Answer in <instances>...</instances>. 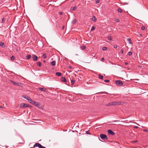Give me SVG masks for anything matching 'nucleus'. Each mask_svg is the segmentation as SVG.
Segmentation results:
<instances>
[{"mask_svg":"<svg viewBox=\"0 0 148 148\" xmlns=\"http://www.w3.org/2000/svg\"><path fill=\"white\" fill-rule=\"evenodd\" d=\"M127 41L130 44H131L132 43V42L131 41V39L130 38H127Z\"/></svg>","mask_w":148,"mask_h":148,"instance_id":"19","label":"nucleus"},{"mask_svg":"<svg viewBox=\"0 0 148 148\" xmlns=\"http://www.w3.org/2000/svg\"><path fill=\"white\" fill-rule=\"evenodd\" d=\"M116 85L118 86H122L123 85L122 82L121 80H117L115 81Z\"/></svg>","mask_w":148,"mask_h":148,"instance_id":"4","label":"nucleus"},{"mask_svg":"<svg viewBox=\"0 0 148 148\" xmlns=\"http://www.w3.org/2000/svg\"><path fill=\"white\" fill-rule=\"evenodd\" d=\"M108 133L109 135H115V133L113 132L111 130H109L108 131Z\"/></svg>","mask_w":148,"mask_h":148,"instance_id":"6","label":"nucleus"},{"mask_svg":"<svg viewBox=\"0 0 148 148\" xmlns=\"http://www.w3.org/2000/svg\"><path fill=\"white\" fill-rule=\"evenodd\" d=\"M117 47V46L116 45H115L114 46V48H116Z\"/></svg>","mask_w":148,"mask_h":148,"instance_id":"42","label":"nucleus"},{"mask_svg":"<svg viewBox=\"0 0 148 148\" xmlns=\"http://www.w3.org/2000/svg\"><path fill=\"white\" fill-rule=\"evenodd\" d=\"M29 102L33 105H34V104H35V101L32 100L31 98L29 99Z\"/></svg>","mask_w":148,"mask_h":148,"instance_id":"11","label":"nucleus"},{"mask_svg":"<svg viewBox=\"0 0 148 148\" xmlns=\"http://www.w3.org/2000/svg\"><path fill=\"white\" fill-rule=\"evenodd\" d=\"M107 49V47H103L102 48V50L103 51H105Z\"/></svg>","mask_w":148,"mask_h":148,"instance_id":"32","label":"nucleus"},{"mask_svg":"<svg viewBox=\"0 0 148 148\" xmlns=\"http://www.w3.org/2000/svg\"><path fill=\"white\" fill-rule=\"evenodd\" d=\"M56 75L57 76H60L62 75V74L60 72H57L56 73Z\"/></svg>","mask_w":148,"mask_h":148,"instance_id":"16","label":"nucleus"},{"mask_svg":"<svg viewBox=\"0 0 148 148\" xmlns=\"http://www.w3.org/2000/svg\"><path fill=\"white\" fill-rule=\"evenodd\" d=\"M92 20L93 21L95 22L96 21V17L94 16H92Z\"/></svg>","mask_w":148,"mask_h":148,"instance_id":"17","label":"nucleus"},{"mask_svg":"<svg viewBox=\"0 0 148 148\" xmlns=\"http://www.w3.org/2000/svg\"><path fill=\"white\" fill-rule=\"evenodd\" d=\"M95 27L94 26H92L91 28L90 31H92L93 30H94L95 29Z\"/></svg>","mask_w":148,"mask_h":148,"instance_id":"33","label":"nucleus"},{"mask_svg":"<svg viewBox=\"0 0 148 148\" xmlns=\"http://www.w3.org/2000/svg\"><path fill=\"white\" fill-rule=\"evenodd\" d=\"M5 20H6L5 18H3L2 19V21H1V23H0V24H1L2 23H4V22L5 21Z\"/></svg>","mask_w":148,"mask_h":148,"instance_id":"25","label":"nucleus"},{"mask_svg":"<svg viewBox=\"0 0 148 148\" xmlns=\"http://www.w3.org/2000/svg\"><path fill=\"white\" fill-rule=\"evenodd\" d=\"M1 106H0V108H1Z\"/></svg>","mask_w":148,"mask_h":148,"instance_id":"53","label":"nucleus"},{"mask_svg":"<svg viewBox=\"0 0 148 148\" xmlns=\"http://www.w3.org/2000/svg\"><path fill=\"white\" fill-rule=\"evenodd\" d=\"M39 89L40 90H41L45 92H46V89H44V88H43L39 87Z\"/></svg>","mask_w":148,"mask_h":148,"instance_id":"14","label":"nucleus"},{"mask_svg":"<svg viewBox=\"0 0 148 148\" xmlns=\"http://www.w3.org/2000/svg\"><path fill=\"white\" fill-rule=\"evenodd\" d=\"M37 65L38 66H41V63L40 62H38Z\"/></svg>","mask_w":148,"mask_h":148,"instance_id":"29","label":"nucleus"},{"mask_svg":"<svg viewBox=\"0 0 148 148\" xmlns=\"http://www.w3.org/2000/svg\"><path fill=\"white\" fill-rule=\"evenodd\" d=\"M100 0H96L95 2L96 3H98L99 2Z\"/></svg>","mask_w":148,"mask_h":148,"instance_id":"35","label":"nucleus"},{"mask_svg":"<svg viewBox=\"0 0 148 148\" xmlns=\"http://www.w3.org/2000/svg\"><path fill=\"white\" fill-rule=\"evenodd\" d=\"M100 137L103 140H107L108 138L107 136L104 134H101L100 135Z\"/></svg>","mask_w":148,"mask_h":148,"instance_id":"5","label":"nucleus"},{"mask_svg":"<svg viewBox=\"0 0 148 148\" xmlns=\"http://www.w3.org/2000/svg\"><path fill=\"white\" fill-rule=\"evenodd\" d=\"M43 62H44V63H45V62H46V61H45L44 60V61H43Z\"/></svg>","mask_w":148,"mask_h":148,"instance_id":"51","label":"nucleus"},{"mask_svg":"<svg viewBox=\"0 0 148 148\" xmlns=\"http://www.w3.org/2000/svg\"><path fill=\"white\" fill-rule=\"evenodd\" d=\"M99 78L100 79H103V76L102 75H99Z\"/></svg>","mask_w":148,"mask_h":148,"instance_id":"27","label":"nucleus"},{"mask_svg":"<svg viewBox=\"0 0 148 148\" xmlns=\"http://www.w3.org/2000/svg\"><path fill=\"white\" fill-rule=\"evenodd\" d=\"M64 26H63L62 27V29H64Z\"/></svg>","mask_w":148,"mask_h":148,"instance_id":"45","label":"nucleus"},{"mask_svg":"<svg viewBox=\"0 0 148 148\" xmlns=\"http://www.w3.org/2000/svg\"><path fill=\"white\" fill-rule=\"evenodd\" d=\"M101 60L102 61H103L104 60V59L103 58H101Z\"/></svg>","mask_w":148,"mask_h":148,"instance_id":"43","label":"nucleus"},{"mask_svg":"<svg viewBox=\"0 0 148 148\" xmlns=\"http://www.w3.org/2000/svg\"><path fill=\"white\" fill-rule=\"evenodd\" d=\"M86 47L84 46H82L80 47L81 49L82 50H84L86 48Z\"/></svg>","mask_w":148,"mask_h":148,"instance_id":"26","label":"nucleus"},{"mask_svg":"<svg viewBox=\"0 0 148 148\" xmlns=\"http://www.w3.org/2000/svg\"><path fill=\"white\" fill-rule=\"evenodd\" d=\"M35 104H34V105L37 106L38 108H40L41 106V104L40 103L37 102L35 101Z\"/></svg>","mask_w":148,"mask_h":148,"instance_id":"10","label":"nucleus"},{"mask_svg":"<svg viewBox=\"0 0 148 148\" xmlns=\"http://www.w3.org/2000/svg\"><path fill=\"white\" fill-rule=\"evenodd\" d=\"M107 38L110 41H112L113 40L111 36V35L110 34H109Z\"/></svg>","mask_w":148,"mask_h":148,"instance_id":"12","label":"nucleus"},{"mask_svg":"<svg viewBox=\"0 0 148 148\" xmlns=\"http://www.w3.org/2000/svg\"><path fill=\"white\" fill-rule=\"evenodd\" d=\"M77 22V20L76 19H74L72 22V23L74 24L75 23Z\"/></svg>","mask_w":148,"mask_h":148,"instance_id":"28","label":"nucleus"},{"mask_svg":"<svg viewBox=\"0 0 148 148\" xmlns=\"http://www.w3.org/2000/svg\"><path fill=\"white\" fill-rule=\"evenodd\" d=\"M86 133L87 134H90L89 133L88 131L86 132Z\"/></svg>","mask_w":148,"mask_h":148,"instance_id":"37","label":"nucleus"},{"mask_svg":"<svg viewBox=\"0 0 148 148\" xmlns=\"http://www.w3.org/2000/svg\"><path fill=\"white\" fill-rule=\"evenodd\" d=\"M104 81L108 83L109 82H110V81L108 79H105L104 80Z\"/></svg>","mask_w":148,"mask_h":148,"instance_id":"34","label":"nucleus"},{"mask_svg":"<svg viewBox=\"0 0 148 148\" xmlns=\"http://www.w3.org/2000/svg\"><path fill=\"white\" fill-rule=\"evenodd\" d=\"M81 78V77H78V79H79V80Z\"/></svg>","mask_w":148,"mask_h":148,"instance_id":"46","label":"nucleus"},{"mask_svg":"<svg viewBox=\"0 0 148 148\" xmlns=\"http://www.w3.org/2000/svg\"><path fill=\"white\" fill-rule=\"evenodd\" d=\"M118 121H113L112 122H117Z\"/></svg>","mask_w":148,"mask_h":148,"instance_id":"48","label":"nucleus"},{"mask_svg":"<svg viewBox=\"0 0 148 148\" xmlns=\"http://www.w3.org/2000/svg\"><path fill=\"white\" fill-rule=\"evenodd\" d=\"M22 97L23 98H24L27 99V100L28 101L29 100V99H30L31 98L25 95H23L22 96Z\"/></svg>","mask_w":148,"mask_h":148,"instance_id":"9","label":"nucleus"},{"mask_svg":"<svg viewBox=\"0 0 148 148\" xmlns=\"http://www.w3.org/2000/svg\"><path fill=\"white\" fill-rule=\"evenodd\" d=\"M32 58L34 61H36L37 60L38 57L36 55H33L32 56Z\"/></svg>","mask_w":148,"mask_h":148,"instance_id":"8","label":"nucleus"},{"mask_svg":"<svg viewBox=\"0 0 148 148\" xmlns=\"http://www.w3.org/2000/svg\"><path fill=\"white\" fill-rule=\"evenodd\" d=\"M102 93H103V92H102ZM103 93H104V92H103ZM104 93H106V94H108V93L107 92Z\"/></svg>","mask_w":148,"mask_h":148,"instance_id":"50","label":"nucleus"},{"mask_svg":"<svg viewBox=\"0 0 148 148\" xmlns=\"http://www.w3.org/2000/svg\"><path fill=\"white\" fill-rule=\"evenodd\" d=\"M132 52H131V51L129 52L127 54V55L130 56L132 55Z\"/></svg>","mask_w":148,"mask_h":148,"instance_id":"30","label":"nucleus"},{"mask_svg":"<svg viewBox=\"0 0 148 148\" xmlns=\"http://www.w3.org/2000/svg\"><path fill=\"white\" fill-rule=\"evenodd\" d=\"M9 81L11 83L14 84V85L18 86H21V84L18 82H16L11 80H9Z\"/></svg>","mask_w":148,"mask_h":148,"instance_id":"3","label":"nucleus"},{"mask_svg":"<svg viewBox=\"0 0 148 148\" xmlns=\"http://www.w3.org/2000/svg\"><path fill=\"white\" fill-rule=\"evenodd\" d=\"M143 131L144 132H148V130L146 129H144L143 130Z\"/></svg>","mask_w":148,"mask_h":148,"instance_id":"38","label":"nucleus"},{"mask_svg":"<svg viewBox=\"0 0 148 148\" xmlns=\"http://www.w3.org/2000/svg\"><path fill=\"white\" fill-rule=\"evenodd\" d=\"M0 46L2 47H4V44L2 42H1L0 44Z\"/></svg>","mask_w":148,"mask_h":148,"instance_id":"20","label":"nucleus"},{"mask_svg":"<svg viewBox=\"0 0 148 148\" xmlns=\"http://www.w3.org/2000/svg\"><path fill=\"white\" fill-rule=\"evenodd\" d=\"M56 63V62L54 60L52 61V62H51L50 64L54 66L55 65Z\"/></svg>","mask_w":148,"mask_h":148,"instance_id":"15","label":"nucleus"},{"mask_svg":"<svg viewBox=\"0 0 148 148\" xmlns=\"http://www.w3.org/2000/svg\"><path fill=\"white\" fill-rule=\"evenodd\" d=\"M14 59H15V57L14 56H12L11 57V60H14Z\"/></svg>","mask_w":148,"mask_h":148,"instance_id":"31","label":"nucleus"},{"mask_svg":"<svg viewBox=\"0 0 148 148\" xmlns=\"http://www.w3.org/2000/svg\"><path fill=\"white\" fill-rule=\"evenodd\" d=\"M138 127H136V128H137Z\"/></svg>","mask_w":148,"mask_h":148,"instance_id":"52","label":"nucleus"},{"mask_svg":"<svg viewBox=\"0 0 148 148\" xmlns=\"http://www.w3.org/2000/svg\"><path fill=\"white\" fill-rule=\"evenodd\" d=\"M58 14L60 15H61V14H62V12H59Z\"/></svg>","mask_w":148,"mask_h":148,"instance_id":"39","label":"nucleus"},{"mask_svg":"<svg viewBox=\"0 0 148 148\" xmlns=\"http://www.w3.org/2000/svg\"><path fill=\"white\" fill-rule=\"evenodd\" d=\"M75 81L74 80H71V85H73L75 83Z\"/></svg>","mask_w":148,"mask_h":148,"instance_id":"23","label":"nucleus"},{"mask_svg":"<svg viewBox=\"0 0 148 148\" xmlns=\"http://www.w3.org/2000/svg\"><path fill=\"white\" fill-rule=\"evenodd\" d=\"M118 11L120 12H122V10L120 8H119L118 9Z\"/></svg>","mask_w":148,"mask_h":148,"instance_id":"21","label":"nucleus"},{"mask_svg":"<svg viewBox=\"0 0 148 148\" xmlns=\"http://www.w3.org/2000/svg\"><path fill=\"white\" fill-rule=\"evenodd\" d=\"M38 147L39 148H46L45 147L42 146L40 144L36 143H35L33 146V147L35 148L36 147Z\"/></svg>","mask_w":148,"mask_h":148,"instance_id":"2","label":"nucleus"},{"mask_svg":"<svg viewBox=\"0 0 148 148\" xmlns=\"http://www.w3.org/2000/svg\"><path fill=\"white\" fill-rule=\"evenodd\" d=\"M122 103L121 101L112 102L106 104V106H111L116 105H121Z\"/></svg>","mask_w":148,"mask_h":148,"instance_id":"1","label":"nucleus"},{"mask_svg":"<svg viewBox=\"0 0 148 148\" xmlns=\"http://www.w3.org/2000/svg\"><path fill=\"white\" fill-rule=\"evenodd\" d=\"M61 80L62 82H67V81L66 80V79L64 77H61Z\"/></svg>","mask_w":148,"mask_h":148,"instance_id":"13","label":"nucleus"},{"mask_svg":"<svg viewBox=\"0 0 148 148\" xmlns=\"http://www.w3.org/2000/svg\"><path fill=\"white\" fill-rule=\"evenodd\" d=\"M121 53H123V49H121Z\"/></svg>","mask_w":148,"mask_h":148,"instance_id":"41","label":"nucleus"},{"mask_svg":"<svg viewBox=\"0 0 148 148\" xmlns=\"http://www.w3.org/2000/svg\"><path fill=\"white\" fill-rule=\"evenodd\" d=\"M141 28L142 30H144L145 29V27L144 26H142V27Z\"/></svg>","mask_w":148,"mask_h":148,"instance_id":"36","label":"nucleus"},{"mask_svg":"<svg viewBox=\"0 0 148 148\" xmlns=\"http://www.w3.org/2000/svg\"><path fill=\"white\" fill-rule=\"evenodd\" d=\"M142 36V35L141 34H139L138 36L139 37H140Z\"/></svg>","mask_w":148,"mask_h":148,"instance_id":"44","label":"nucleus"},{"mask_svg":"<svg viewBox=\"0 0 148 148\" xmlns=\"http://www.w3.org/2000/svg\"><path fill=\"white\" fill-rule=\"evenodd\" d=\"M42 57L43 58H45L47 57V55L46 53H44L42 55Z\"/></svg>","mask_w":148,"mask_h":148,"instance_id":"24","label":"nucleus"},{"mask_svg":"<svg viewBox=\"0 0 148 148\" xmlns=\"http://www.w3.org/2000/svg\"><path fill=\"white\" fill-rule=\"evenodd\" d=\"M69 69H71L72 68V67L71 66H69Z\"/></svg>","mask_w":148,"mask_h":148,"instance_id":"49","label":"nucleus"},{"mask_svg":"<svg viewBox=\"0 0 148 148\" xmlns=\"http://www.w3.org/2000/svg\"><path fill=\"white\" fill-rule=\"evenodd\" d=\"M77 9L76 6H74L73 7L71 8V10H75Z\"/></svg>","mask_w":148,"mask_h":148,"instance_id":"18","label":"nucleus"},{"mask_svg":"<svg viewBox=\"0 0 148 148\" xmlns=\"http://www.w3.org/2000/svg\"><path fill=\"white\" fill-rule=\"evenodd\" d=\"M115 21L116 22H119V20L118 19H116V20Z\"/></svg>","mask_w":148,"mask_h":148,"instance_id":"40","label":"nucleus"},{"mask_svg":"<svg viewBox=\"0 0 148 148\" xmlns=\"http://www.w3.org/2000/svg\"><path fill=\"white\" fill-rule=\"evenodd\" d=\"M125 65H127L128 64V63L127 62H125Z\"/></svg>","mask_w":148,"mask_h":148,"instance_id":"47","label":"nucleus"},{"mask_svg":"<svg viewBox=\"0 0 148 148\" xmlns=\"http://www.w3.org/2000/svg\"><path fill=\"white\" fill-rule=\"evenodd\" d=\"M20 107L21 108H25L29 106V105L25 103H21L20 105Z\"/></svg>","mask_w":148,"mask_h":148,"instance_id":"7","label":"nucleus"},{"mask_svg":"<svg viewBox=\"0 0 148 148\" xmlns=\"http://www.w3.org/2000/svg\"><path fill=\"white\" fill-rule=\"evenodd\" d=\"M26 57V58H27V59L28 60H29L30 58L31 57V56L30 55H27Z\"/></svg>","mask_w":148,"mask_h":148,"instance_id":"22","label":"nucleus"}]
</instances>
